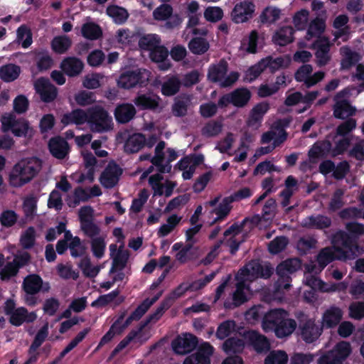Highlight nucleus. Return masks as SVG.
Here are the masks:
<instances>
[{"label":"nucleus","mask_w":364,"mask_h":364,"mask_svg":"<svg viewBox=\"0 0 364 364\" xmlns=\"http://www.w3.org/2000/svg\"><path fill=\"white\" fill-rule=\"evenodd\" d=\"M332 247L323 248L317 256L318 267L313 263L306 267V276H313L311 274H318L330 262L335 259L347 260L353 259L363 252V248L353 245L349 236L344 231L336 232L332 238Z\"/></svg>","instance_id":"nucleus-1"},{"label":"nucleus","mask_w":364,"mask_h":364,"mask_svg":"<svg viewBox=\"0 0 364 364\" xmlns=\"http://www.w3.org/2000/svg\"><path fill=\"white\" fill-rule=\"evenodd\" d=\"M272 272V267L267 264L262 265L258 260H252L247 263L236 274V289L232 294V301H226L225 307L232 309L249 300L252 294L250 283L259 277L268 278Z\"/></svg>","instance_id":"nucleus-2"},{"label":"nucleus","mask_w":364,"mask_h":364,"mask_svg":"<svg viewBox=\"0 0 364 364\" xmlns=\"http://www.w3.org/2000/svg\"><path fill=\"white\" fill-rule=\"evenodd\" d=\"M61 122L68 125L75 124L77 126L87 124L92 132L103 133L113 129L112 117L101 105H95L86 111L77 109L62 117Z\"/></svg>","instance_id":"nucleus-3"},{"label":"nucleus","mask_w":364,"mask_h":364,"mask_svg":"<svg viewBox=\"0 0 364 364\" xmlns=\"http://www.w3.org/2000/svg\"><path fill=\"white\" fill-rule=\"evenodd\" d=\"M262 328L264 332L274 331L277 337L282 338L290 336L294 331L296 322L289 318L287 311L274 309L264 314Z\"/></svg>","instance_id":"nucleus-4"},{"label":"nucleus","mask_w":364,"mask_h":364,"mask_svg":"<svg viewBox=\"0 0 364 364\" xmlns=\"http://www.w3.org/2000/svg\"><path fill=\"white\" fill-rule=\"evenodd\" d=\"M42 161L36 157L21 159L11 168L9 175V184L19 188L29 183L40 172Z\"/></svg>","instance_id":"nucleus-5"},{"label":"nucleus","mask_w":364,"mask_h":364,"mask_svg":"<svg viewBox=\"0 0 364 364\" xmlns=\"http://www.w3.org/2000/svg\"><path fill=\"white\" fill-rule=\"evenodd\" d=\"M290 122L291 119L289 118H284L276 121L272 126L271 129L264 133L261 139V141L263 144H267L273 141V145L260 147L256 151L255 157H259L262 155L267 154L271 152L276 146L283 143L287 137L285 128L289 127Z\"/></svg>","instance_id":"nucleus-6"},{"label":"nucleus","mask_w":364,"mask_h":364,"mask_svg":"<svg viewBox=\"0 0 364 364\" xmlns=\"http://www.w3.org/2000/svg\"><path fill=\"white\" fill-rule=\"evenodd\" d=\"M228 63L225 60L211 65L208 69V78L212 82H218L220 87L231 86L238 80L240 75L235 71L228 74Z\"/></svg>","instance_id":"nucleus-7"},{"label":"nucleus","mask_w":364,"mask_h":364,"mask_svg":"<svg viewBox=\"0 0 364 364\" xmlns=\"http://www.w3.org/2000/svg\"><path fill=\"white\" fill-rule=\"evenodd\" d=\"M151 72L145 68H136L122 73L117 80L119 87L130 89L136 85L146 86L151 77Z\"/></svg>","instance_id":"nucleus-8"},{"label":"nucleus","mask_w":364,"mask_h":364,"mask_svg":"<svg viewBox=\"0 0 364 364\" xmlns=\"http://www.w3.org/2000/svg\"><path fill=\"white\" fill-rule=\"evenodd\" d=\"M1 129L6 132L11 131L16 136H26L32 132L28 123L23 118H16L13 113H6L1 118Z\"/></svg>","instance_id":"nucleus-9"},{"label":"nucleus","mask_w":364,"mask_h":364,"mask_svg":"<svg viewBox=\"0 0 364 364\" xmlns=\"http://www.w3.org/2000/svg\"><path fill=\"white\" fill-rule=\"evenodd\" d=\"M352 90L353 88L351 87H346L338 92L335 96L334 100L336 103L333 107L335 117L345 119L355 114V109L351 107L348 101Z\"/></svg>","instance_id":"nucleus-10"},{"label":"nucleus","mask_w":364,"mask_h":364,"mask_svg":"<svg viewBox=\"0 0 364 364\" xmlns=\"http://www.w3.org/2000/svg\"><path fill=\"white\" fill-rule=\"evenodd\" d=\"M255 11V5L251 0L237 3L231 11V19L235 23H242L251 19Z\"/></svg>","instance_id":"nucleus-11"},{"label":"nucleus","mask_w":364,"mask_h":364,"mask_svg":"<svg viewBox=\"0 0 364 364\" xmlns=\"http://www.w3.org/2000/svg\"><path fill=\"white\" fill-rule=\"evenodd\" d=\"M301 268V261L297 258L287 259L280 263L277 267V273L283 279L284 284L278 281V289H288L290 287V277L289 274L297 271Z\"/></svg>","instance_id":"nucleus-12"},{"label":"nucleus","mask_w":364,"mask_h":364,"mask_svg":"<svg viewBox=\"0 0 364 364\" xmlns=\"http://www.w3.org/2000/svg\"><path fill=\"white\" fill-rule=\"evenodd\" d=\"M312 71L313 68L311 65H303L295 73V79L298 82H304L306 87H312L325 77V73L322 71H318L314 74H312Z\"/></svg>","instance_id":"nucleus-13"},{"label":"nucleus","mask_w":364,"mask_h":364,"mask_svg":"<svg viewBox=\"0 0 364 364\" xmlns=\"http://www.w3.org/2000/svg\"><path fill=\"white\" fill-rule=\"evenodd\" d=\"M149 183L155 196L165 195L166 197L171 196L173 189L177 186V183L174 181L164 180L159 173L151 176Z\"/></svg>","instance_id":"nucleus-14"},{"label":"nucleus","mask_w":364,"mask_h":364,"mask_svg":"<svg viewBox=\"0 0 364 364\" xmlns=\"http://www.w3.org/2000/svg\"><path fill=\"white\" fill-rule=\"evenodd\" d=\"M197 343L196 336L191 333H183L172 341L171 347L176 354L185 355L194 350Z\"/></svg>","instance_id":"nucleus-15"},{"label":"nucleus","mask_w":364,"mask_h":364,"mask_svg":"<svg viewBox=\"0 0 364 364\" xmlns=\"http://www.w3.org/2000/svg\"><path fill=\"white\" fill-rule=\"evenodd\" d=\"M251 97L250 92L246 88H239L231 92L223 95L218 101L221 107L226 106L231 103L236 107L245 106Z\"/></svg>","instance_id":"nucleus-16"},{"label":"nucleus","mask_w":364,"mask_h":364,"mask_svg":"<svg viewBox=\"0 0 364 364\" xmlns=\"http://www.w3.org/2000/svg\"><path fill=\"white\" fill-rule=\"evenodd\" d=\"M122 173V168L114 162H109L100 177V182L105 188L115 186Z\"/></svg>","instance_id":"nucleus-17"},{"label":"nucleus","mask_w":364,"mask_h":364,"mask_svg":"<svg viewBox=\"0 0 364 364\" xmlns=\"http://www.w3.org/2000/svg\"><path fill=\"white\" fill-rule=\"evenodd\" d=\"M305 284L307 286H311L314 288H318L319 291L323 292L343 291L348 288V284L346 282H341L338 283H326L315 276H306Z\"/></svg>","instance_id":"nucleus-18"},{"label":"nucleus","mask_w":364,"mask_h":364,"mask_svg":"<svg viewBox=\"0 0 364 364\" xmlns=\"http://www.w3.org/2000/svg\"><path fill=\"white\" fill-rule=\"evenodd\" d=\"M213 347L208 342L203 343L196 353L188 356L183 364H210V357L213 353Z\"/></svg>","instance_id":"nucleus-19"},{"label":"nucleus","mask_w":364,"mask_h":364,"mask_svg":"<svg viewBox=\"0 0 364 364\" xmlns=\"http://www.w3.org/2000/svg\"><path fill=\"white\" fill-rule=\"evenodd\" d=\"M247 223V220L243 221L241 225L234 224L230 226L225 232L224 235L228 240V246L230 249L231 254L234 255L238 250L240 244L242 242V230L243 226Z\"/></svg>","instance_id":"nucleus-20"},{"label":"nucleus","mask_w":364,"mask_h":364,"mask_svg":"<svg viewBox=\"0 0 364 364\" xmlns=\"http://www.w3.org/2000/svg\"><path fill=\"white\" fill-rule=\"evenodd\" d=\"M314 46L316 49L315 55L318 66L322 67L328 64L331 59L329 39L326 37L320 38L314 42Z\"/></svg>","instance_id":"nucleus-21"},{"label":"nucleus","mask_w":364,"mask_h":364,"mask_svg":"<svg viewBox=\"0 0 364 364\" xmlns=\"http://www.w3.org/2000/svg\"><path fill=\"white\" fill-rule=\"evenodd\" d=\"M351 352L352 348L350 343L341 341L335 346L332 350L323 355L328 356L333 364H342L343 361L349 356Z\"/></svg>","instance_id":"nucleus-22"},{"label":"nucleus","mask_w":364,"mask_h":364,"mask_svg":"<svg viewBox=\"0 0 364 364\" xmlns=\"http://www.w3.org/2000/svg\"><path fill=\"white\" fill-rule=\"evenodd\" d=\"M35 90L41 96L43 102H49L53 101L57 96V90L49 80L39 78L34 83Z\"/></svg>","instance_id":"nucleus-23"},{"label":"nucleus","mask_w":364,"mask_h":364,"mask_svg":"<svg viewBox=\"0 0 364 364\" xmlns=\"http://www.w3.org/2000/svg\"><path fill=\"white\" fill-rule=\"evenodd\" d=\"M29 258L30 257L27 252L16 256L13 262H8L1 270L0 276L1 279H8L11 277L16 275L18 268L24 265L29 260Z\"/></svg>","instance_id":"nucleus-24"},{"label":"nucleus","mask_w":364,"mask_h":364,"mask_svg":"<svg viewBox=\"0 0 364 364\" xmlns=\"http://www.w3.org/2000/svg\"><path fill=\"white\" fill-rule=\"evenodd\" d=\"M110 257L112 259V266L109 271L114 272L116 269H122L125 266L129 258L127 251L124 250L123 247H117L116 244H111L109 247Z\"/></svg>","instance_id":"nucleus-25"},{"label":"nucleus","mask_w":364,"mask_h":364,"mask_svg":"<svg viewBox=\"0 0 364 364\" xmlns=\"http://www.w3.org/2000/svg\"><path fill=\"white\" fill-rule=\"evenodd\" d=\"M243 338L257 352L267 351L269 348L270 345L267 338L256 331H247L244 333Z\"/></svg>","instance_id":"nucleus-26"},{"label":"nucleus","mask_w":364,"mask_h":364,"mask_svg":"<svg viewBox=\"0 0 364 364\" xmlns=\"http://www.w3.org/2000/svg\"><path fill=\"white\" fill-rule=\"evenodd\" d=\"M203 159V156H198L196 159L191 156L181 159L176 164V167L182 171V177L184 180L191 179L199 161Z\"/></svg>","instance_id":"nucleus-27"},{"label":"nucleus","mask_w":364,"mask_h":364,"mask_svg":"<svg viewBox=\"0 0 364 364\" xmlns=\"http://www.w3.org/2000/svg\"><path fill=\"white\" fill-rule=\"evenodd\" d=\"M269 109L267 102H263L256 105L251 110L247 124L249 127L257 129L259 127L264 115Z\"/></svg>","instance_id":"nucleus-28"},{"label":"nucleus","mask_w":364,"mask_h":364,"mask_svg":"<svg viewBox=\"0 0 364 364\" xmlns=\"http://www.w3.org/2000/svg\"><path fill=\"white\" fill-rule=\"evenodd\" d=\"M168 55V51L167 48L161 44L149 53L151 60L158 63L159 68L163 71H166L171 67V62L167 60Z\"/></svg>","instance_id":"nucleus-29"},{"label":"nucleus","mask_w":364,"mask_h":364,"mask_svg":"<svg viewBox=\"0 0 364 364\" xmlns=\"http://www.w3.org/2000/svg\"><path fill=\"white\" fill-rule=\"evenodd\" d=\"M348 17L342 14L337 16L333 21V27L337 31L334 33V40L341 39L343 42L348 40L350 37V28L347 26Z\"/></svg>","instance_id":"nucleus-30"},{"label":"nucleus","mask_w":364,"mask_h":364,"mask_svg":"<svg viewBox=\"0 0 364 364\" xmlns=\"http://www.w3.org/2000/svg\"><path fill=\"white\" fill-rule=\"evenodd\" d=\"M161 294L162 291H160L153 298L146 299L125 321L124 320V324L127 327L132 321L141 318L148 309L160 298Z\"/></svg>","instance_id":"nucleus-31"},{"label":"nucleus","mask_w":364,"mask_h":364,"mask_svg":"<svg viewBox=\"0 0 364 364\" xmlns=\"http://www.w3.org/2000/svg\"><path fill=\"white\" fill-rule=\"evenodd\" d=\"M322 328L314 320L309 319L301 327V336L306 343H312L321 334Z\"/></svg>","instance_id":"nucleus-32"},{"label":"nucleus","mask_w":364,"mask_h":364,"mask_svg":"<svg viewBox=\"0 0 364 364\" xmlns=\"http://www.w3.org/2000/svg\"><path fill=\"white\" fill-rule=\"evenodd\" d=\"M301 224L307 228L322 230L331 225V220L323 215H311L303 219Z\"/></svg>","instance_id":"nucleus-33"},{"label":"nucleus","mask_w":364,"mask_h":364,"mask_svg":"<svg viewBox=\"0 0 364 364\" xmlns=\"http://www.w3.org/2000/svg\"><path fill=\"white\" fill-rule=\"evenodd\" d=\"M114 117L118 123L125 124L132 120L136 114V109L130 103H122L117 106Z\"/></svg>","instance_id":"nucleus-34"},{"label":"nucleus","mask_w":364,"mask_h":364,"mask_svg":"<svg viewBox=\"0 0 364 364\" xmlns=\"http://www.w3.org/2000/svg\"><path fill=\"white\" fill-rule=\"evenodd\" d=\"M125 314L122 313L117 321L111 326L109 330L101 338L97 349L109 343L116 335L120 334L127 326L124 324Z\"/></svg>","instance_id":"nucleus-35"},{"label":"nucleus","mask_w":364,"mask_h":364,"mask_svg":"<svg viewBox=\"0 0 364 364\" xmlns=\"http://www.w3.org/2000/svg\"><path fill=\"white\" fill-rule=\"evenodd\" d=\"M60 68L67 75L73 77L82 72L83 63L75 57H68L62 61Z\"/></svg>","instance_id":"nucleus-36"},{"label":"nucleus","mask_w":364,"mask_h":364,"mask_svg":"<svg viewBox=\"0 0 364 364\" xmlns=\"http://www.w3.org/2000/svg\"><path fill=\"white\" fill-rule=\"evenodd\" d=\"M36 318L37 315L35 312L29 313L24 307H19L10 315V322L13 325L18 326L23 322H33Z\"/></svg>","instance_id":"nucleus-37"},{"label":"nucleus","mask_w":364,"mask_h":364,"mask_svg":"<svg viewBox=\"0 0 364 364\" xmlns=\"http://www.w3.org/2000/svg\"><path fill=\"white\" fill-rule=\"evenodd\" d=\"M48 146L50 153L57 159H64L68 153V144L63 139L53 138L50 140Z\"/></svg>","instance_id":"nucleus-38"},{"label":"nucleus","mask_w":364,"mask_h":364,"mask_svg":"<svg viewBox=\"0 0 364 364\" xmlns=\"http://www.w3.org/2000/svg\"><path fill=\"white\" fill-rule=\"evenodd\" d=\"M342 311L338 307L331 306L327 309L322 317V326L326 328L336 326L341 320Z\"/></svg>","instance_id":"nucleus-39"},{"label":"nucleus","mask_w":364,"mask_h":364,"mask_svg":"<svg viewBox=\"0 0 364 364\" xmlns=\"http://www.w3.org/2000/svg\"><path fill=\"white\" fill-rule=\"evenodd\" d=\"M181 85L176 75H167L161 84V93L165 96H173L178 92Z\"/></svg>","instance_id":"nucleus-40"},{"label":"nucleus","mask_w":364,"mask_h":364,"mask_svg":"<svg viewBox=\"0 0 364 364\" xmlns=\"http://www.w3.org/2000/svg\"><path fill=\"white\" fill-rule=\"evenodd\" d=\"M146 137L140 133H135L130 135L124 144V150L129 153H135L139 151L144 146Z\"/></svg>","instance_id":"nucleus-41"},{"label":"nucleus","mask_w":364,"mask_h":364,"mask_svg":"<svg viewBox=\"0 0 364 364\" xmlns=\"http://www.w3.org/2000/svg\"><path fill=\"white\" fill-rule=\"evenodd\" d=\"M161 40L159 35L149 33L143 35L139 40V46L143 50L151 52L157 46L161 45Z\"/></svg>","instance_id":"nucleus-42"},{"label":"nucleus","mask_w":364,"mask_h":364,"mask_svg":"<svg viewBox=\"0 0 364 364\" xmlns=\"http://www.w3.org/2000/svg\"><path fill=\"white\" fill-rule=\"evenodd\" d=\"M43 287L42 279L36 274H31L24 279L23 287L27 294L34 295Z\"/></svg>","instance_id":"nucleus-43"},{"label":"nucleus","mask_w":364,"mask_h":364,"mask_svg":"<svg viewBox=\"0 0 364 364\" xmlns=\"http://www.w3.org/2000/svg\"><path fill=\"white\" fill-rule=\"evenodd\" d=\"M160 98L154 95H139L134 100L136 106L140 109H156L159 106Z\"/></svg>","instance_id":"nucleus-44"},{"label":"nucleus","mask_w":364,"mask_h":364,"mask_svg":"<svg viewBox=\"0 0 364 364\" xmlns=\"http://www.w3.org/2000/svg\"><path fill=\"white\" fill-rule=\"evenodd\" d=\"M293 33L294 30L292 27H282L274 33L272 41L275 44L284 46L293 41Z\"/></svg>","instance_id":"nucleus-45"},{"label":"nucleus","mask_w":364,"mask_h":364,"mask_svg":"<svg viewBox=\"0 0 364 364\" xmlns=\"http://www.w3.org/2000/svg\"><path fill=\"white\" fill-rule=\"evenodd\" d=\"M178 156V153L173 149H168L166 154L161 156V164H154L161 173H169L171 170V163Z\"/></svg>","instance_id":"nucleus-46"},{"label":"nucleus","mask_w":364,"mask_h":364,"mask_svg":"<svg viewBox=\"0 0 364 364\" xmlns=\"http://www.w3.org/2000/svg\"><path fill=\"white\" fill-rule=\"evenodd\" d=\"M181 220V217L177 215H171L168 218L166 222L162 224L157 230L156 234L159 237H164L173 231L176 227Z\"/></svg>","instance_id":"nucleus-47"},{"label":"nucleus","mask_w":364,"mask_h":364,"mask_svg":"<svg viewBox=\"0 0 364 364\" xmlns=\"http://www.w3.org/2000/svg\"><path fill=\"white\" fill-rule=\"evenodd\" d=\"M172 251L177 252L175 257L180 263H186L192 259L191 245L183 246L182 243L176 242L173 245Z\"/></svg>","instance_id":"nucleus-48"},{"label":"nucleus","mask_w":364,"mask_h":364,"mask_svg":"<svg viewBox=\"0 0 364 364\" xmlns=\"http://www.w3.org/2000/svg\"><path fill=\"white\" fill-rule=\"evenodd\" d=\"M340 51L343 57L341 61L342 69H348L360 60V55L356 52L352 51L348 47L343 46L341 48Z\"/></svg>","instance_id":"nucleus-49"},{"label":"nucleus","mask_w":364,"mask_h":364,"mask_svg":"<svg viewBox=\"0 0 364 364\" xmlns=\"http://www.w3.org/2000/svg\"><path fill=\"white\" fill-rule=\"evenodd\" d=\"M106 12L117 24L124 23L129 16L128 12L125 9L116 5L109 6L107 8Z\"/></svg>","instance_id":"nucleus-50"},{"label":"nucleus","mask_w":364,"mask_h":364,"mask_svg":"<svg viewBox=\"0 0 364 364\" xmlns=\"http://www.w3.org/2000/svg\"><path fill=\"white\" fill-rule=\"evenodd\" d=\"M231 203L232 201L229 198H225L218 206L210 212V214H215L217 215V217L210 222L211 224L217 222L218 220L224 219L229 214L231 210Z\"/></svg>","instance_id":"nucleus-51"},{"label":"nucleus","mask_w":364,"mask_h":364,"mask_svg":"<svg viewBox=\"0 0 364 364\" xmlns=\"http://www.w3.org/2000/svg\"><path fill=\"white\" fill-rule=\"evenodd\" d=\"M326 24L324 21L318 18L314 19L309 24L307 30L306 39L309 41L312 38H321V35L324 31ZM323 36H322L323 38Z\"/></svg>","instance_id":"nucleus-52"},{"label":"nucleus","mask_w":364,"mask_h":364,"mask_svg":"<svg viewBox=\"0 0 364 364\" xmlns=\"http://www.w3.org/2000/svg\"><path fill=\"white\" fill-rule=\"evenodd\" d=\"M72 41L67 36H55L52 42V49L57 53L63 54L65 53L71 46Z\"/></svg>","instance_id":"nucleus-53"},{"label":"nucleus","mask_w":364,"mask_h":364,"mask_svg":"<svg viewBox=\"0 0 364 364\" xmlns=\"http://www.w3.org/2000/svg\"><path fill=\"white\" fill-rule=\"evenodd\" d=\"M81 33L84 38L90 40L98 39L102 33L100 27L93 22L84 23L81 28Z\"/></svg>","instance_id":"nucleus-54"},{"label":"nucleus","mask_w":364,"mask_h":364,"mask_svg":"<svg viewBox=\"0 0 364 364\" xmlns=\"http://www.w3.org/2000/svg\"><path fill=\"white\" fill-rule=\"evenodd\" d=\"M20 72L19 66L8 64L0 68V77L5 82H11L18 77Z\"/></svg>","instance_id":"nucleus-55"},{"label":"nucleus","mask_w":364,"mask_h":364,"mask_svg":"<svg viewBox=\"0 0 364 364\" xmlns=\"http://www.w3.org/2000/svg\"><path fill=\"white\" fill-rule=\"evenodd\" d=\"M208 41L203 37L193 38L188 43L190 50L196 55L205 53L209 49Z\"/></svg>","instance_id":"nucleus-56"},{"label":"nucleus","mask_w":364,"mask_h":364,"mask_svg":"<svg viewBox=\"0 0 364 364\" xmlns=\"http://www.w3.org/2000/svg\"><path fill=\"white\" fill-rule=\"evenodd\" d=\"M245 343H247L245 339L243 341L237 338H231L225 341L223 349L228 354L237 353L243 350Z\"/></svg>","instance_id":"nucleus-57"},{"label":"nucleus","mask_w":364,"mask_h":364,"mask_svg":"<svg viewBox=\"0 0 364 364\" xmlns=\"http://www.w3.org/2000/svg\"><path fill=\"white\" fill-rule=\"evenodd\" d=\"M80 227L83 234L91 240L105 235V233L102 231L100 227L94 221L82 224L80 225Z\"/></svg>","instance_id":"nucleus-58"},{"label":"nucleus","mask_w":364,"mask_h":364,"mask_svg":"<svg viewBox=\"0 0 364 364\" xmlns=\"http://www.w3.org/2000/svg\"><path fill=\"white\" fill-rule=\"evenodd\" d=\"M38 198L31 195L26 197L23 202V210L27 220L33 218L36 213Z\"/></svg>","instance_id":"nucleus-59"},{"label":"nucleus","mask_w":364,"mask_h":364,"mask_svg":"<svg viewBox=\"0 0 364 364\" xmlns=\"http://www.w3.org/2000/svg\"><path fill=\"white\" fill-rule=\"evenodd\" d=\"M16 35V40L23 48H27L31 45L33 42L32 34L30 29L26 26H21L17 29Z\"/></svg>","instance_id":"nucleus-60"},{"label":"nucleus","mask_w":364,"mask_h":364,"mask_svg":"<svg viewBox=\"0 0 364 364\" xmlns=\"http://www.w3.org/2000/svg\"><path fill=\"white\" fill-rule=\"evenodd\" d=\"M106 234L97 238L92 239L90 242L91 250L93 255L97 259L103 257L106 249Z\"/></svg>","instance_id":"nucleus-61"},{"label":"nucleus","mask_w":364,"mask_h":364,"mask_svg":"<svg viewBox=\"0 0 364 364\" xmlns=\"http://www.w3.org/2000/svg\"><path fill=\"white\" fill-rule=\"evenodd\" d=\"M288 355L284 350H272L264 360V364H287Z\"/></svg>","instance_id":"nucleus-62"},{"label":"nucleus","mask_w":364,"mask_h":364,"mask_svg":"<svg viewBox=\"0 0 364 364\" xmlns=\"http://www.w3.org/2000/svg\"><path fill=\"white\" fill-rule=\"evenodd\" d=\"M281 10L273 6H268L260 15V19L262 23H272L280 18Z\"/></svg>","instance_id":"nucleus-63"},{"label":"nucleus","mask_w":364,"mask_h":364,"mask_svg":"<svg viewBox=\"0 0 364 364\" xmlns=\"http://www.w3.org/2000/svg\"><path fill=\"white\" fill-rule=\"evenodd\" d=\"M79 267L83 274L88 277H96L100 271L101 267L91 264L89 258H83L79 263Z\"/></svg>","instance_id":"nucleus-64"}]
</instances>
